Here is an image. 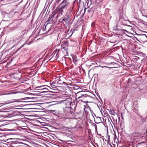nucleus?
Wrapping results in <instances>:
<instances>
[{
	"instance_id": "nucleus-1",
	"label": "nucleus",
	"mask_w": 147,
	"mask_h": 147,
	"mask_svg": "<svg viewBox=\"0 0 147 147\" xmlns=\"http://www.w3.org/2000/svg\"><path fill=\"white\" fill-rule=\"evenodd\" d=\"M71 12V10H67L66 14L62 18L61 22H65L66 24H69L71 20L70 16Z\"/></svg>"
},
{
	"instance_id": "nucleus-2",
	"label": "nucleus",
	"mask_w": 147,
	"mask_h": 147,
	"mask_svg": "<svg viewBox=\"0 0 147 147\" xmlns=\"http://www.w3.org/2000/svg\"><path fill=\"white\" fill-rule=\"evenodd\" d=\"M69 5V3L67 0H63L59 5L57 9L61 13L63 11V9H65ZM62 14V13H61Z\"/></svg>"
},
{
	"instance_id": "nucleus-3",
	"label": "nucleus",
	"mask_w": 147,
	"mask_h": 147,
	"mask_svg": "<svg viewBox=\"0 0 147 147\" xmlns=\"http://www.w3.org/2000/svg\"><path fill=\"white\" fill-rule=\"evenodd\" d=\"M60 50L59 49H56L55 50L51 55L50 56L51 59H53V60H56L58 58L59 54V51Z\"/></svg>"
},
{
	"instance_id": "nucleus-4",
	"label": "nucleus",
	"mask_w": 147,
	"mask_h": 147,
	"mask_svg": "<svg viewBox=\"0 0 147 147\" xmlns=\"http://www.w3.org/2000/svg\"><path fill=\"white\" fill-rule=\"evenodd\" d=\"M56 13L55 12H53L50 15L49 17V18L48 20L46 22L48 24L49 23H53L55 22V20H53V18L54 16H55Z\"/></svg>"
},
{
	"instance_id": "nucleus-5",
	"label": "nucleus",
	"mask_w": 147,
	"mask_h": 147,
	"mask_svg": "<svg viewBox=\"0 0 147 147\" xmlns=\"http://www.w3.org/2000/svg\"><path fill=\"white\" fill-rule=\"evenodd\" d=\"M139 39L142 42L144 43L147 42V36L146 34L141 35L139 36Z\"/></svg>"
},
{
	"instance_id": "nucleus-6",
	"label": "nucleus",
	"mask_w": 147,
	"mask_h": 147,
	"mask_svg": "<svg viewBox=\"0 0 147 147\" xmlns=\"http://www.w3.org/2000/svg\"><path fill=\"white\" fill-rule=\"evenodd\" d=\"M141 136V134L140 133L138 132L134 133L133 134V136L135 139L138 138Z\"/></svg>"
},
{
	"instance_id": "nucleus-7",
	"label": "nucleus",
	"mask_w": 147,
	"mask_h": 147,
	"mask_svg": "<svg viewBox=\"0 0 147 147\" xmlns=\"http://www.w3.org/2000/svg\"><path fill=\"white\" fill-rule=\"evenodd\" d=\"M71 56L73 62L75 64H76L78 61L76 56L74 55H72Z\"/></svg>"
},
{
	"instance_id": "nucleus-8",
	"label": "nucleus",
	"mask_w": 147,
	"mask_h": 147,
	"mask_svg": "<svg viewBox=\"0 0 147 147\" xmlns=\"http://www.w3.org/2000/svg\"><path fill=\"white\" fill-rule=\"evenodd\" d=\"M61 48L62 49V51H65L66 55H68V49L67 48V47H65L64 46H61Z\"/></svg>"
},
{
	"instance_id": "nucleus-9",
	"label": "nucleus",
	"mask_w": 147,
	"mask_h": 147,
	"mask_svg": "<svg viewBox=\"0 0 147 147\" xmlns=\"http://www.w3.org/2000/svg\"><path fill=\"white\" fill-rule=\"evenodd\" d=\"M61 46H64L65 47H68V41H67V40L63 41Z\"/></svg>"
},
{
	"instance_id": "nucleus-10",
	"label": "nucleus",
	"mask_w": 147,
	"mask_h": 147,
	"mask_svg": "<svg viewBox=\"0 0 147 147\" xmlns=\"http://www.w3.org/2000/svg\"><path fill=\"white\" fill-rule=\"evenodd\" d=\"M64 111L65 113L67 112L66 113H65V115L67 116H69L71 114L70 111L68 109L65 110Z\"/></svg>"
},
{
	"instance_id": "nucleus-11",
	"label": "nucleus",
	"mask_w": 147,
	"mask_h": 147,
	"mask_svg": "<svg viewBox=\"0 0 147 147\" xmlns=\"http://www.w3.org/2000/svg\"><path fill=\"white\" fill-rule=\"evenodd\" d=\"M46 86H38L37 87V88H39L38 90H43L44 89H46V88H45L44 87Z\"/></svg>"
},
{
	"instance_id": "nucleus-12",
	"label": "nucleus",
	"mask_w": 147,
	"mask_h": 147,
	"mask_svg": "<svg viewBox=\"0 0 147 147\" xmlns=\"http://www.w3.org/2000/svg\"><path fill=\"white\" fill-rule=\"evenodd\" d=\"M114 141L116 143H117L118 142V140L117 138V137L116 136V135H114Z\"/></svg>"
},
{
	"instance_id": "nucleus-13",
	"label": "nucleus",
	"mask_w": 147,
	"mask_h": 147,
	"mask_svg": "<svg viewBox=\"0 0 147 147\" xmlns=\"http://www.w3.org/2000/svg\"><path fill=\"white\" fill-rule=\"evenodd\" d=\"M87 96V95L86 94H81V95L80 96H79V97H78V98L77 99H79V98L81 97H83L84 96L85 97H86Z\"/></svg>"
},
{
	"instance_id": "nucleus-14",
	"label": "nucleus",
	"mask_w": 147,
	"mask_h": 147,
	"mask_svg": "<svg viewBox=\"0 0 147 147\" xmlns=\"http://www.w3.org/2000/svg\"><path fill=\"white\" fill-rule=\"evenodd\" d=\"M111 113H110L112 115H114V113H115L114 110H111L110 111Z\"/></svg>"
},
{
	"instance_id": "nucleus-15",
	"label": "nucleus",
	"mask_w": 147,
	"mask_h": 147,
	"mask_svg": "<svg viewBox=\"0 0 147 147\" xmlns=\"http://www.w3.org/2000/svg\"><path fill=\"white\" fill-rule=\"evenodd\" d=\"M85 2L86 3L87 5H88V3H89V0H85Z\"/></svg>"
},
{
	"instance_id": "nucleus-16",
	"label": "nucleus",
	"mask_w": 147,
	"mask_h": 147,
	"mask_svg": "<svg viewBox=\"0 0 147 147\" xmlns=\"http://www.w3.org/2000/svg\"><path fill=\"white\" fill-rule=\"evenodd\" d=\"M15 102V101H10V102H8L7 103H5L4 104H9V103H12V102Z\"/></svg>"
},
{
	"instance_id": "nucleus-17",
	"label": "nucleus",
	"mask_w": 147,
	"mask_h": 147,
	"mask_svg": "<svg viewBox=\"0 0 147 147\" xmlns=\"http://www.w3.org/2000/svg\"><path fill=\"white\" fill-rule=\"evenodd\" d=\"M20 37H18V38H14L13 40V41H16V40H18L19 39H20Z\"/></svg>"
},
{
	"instance_id": "nucleus-18",
	"label": "nucleus",
	"mask_w": 147,
	"mask_h": 147,
	"mask_svg": "<svg viewBox=\"0 0 147 147\" xmlns=\"http://www.w3.org/2000/svg\"><path fill=\"white\" fill-rule=\"evenodd\" d=\"M24 45H22L19 48H18V50H20L22 47L24 46Z\"/></svg>"
},
{
	"instance_id": "nucleus-19",
	"label": "nucleus",
	"mask_w": 147,
	"mask_h": 147,
	"mask_svg": "<svg viewBox=\"0 0 147 147\" xmlns=\"http://www.w3.org/2000/svg\"><path fill=\"white\" fill-rule=\"evenodd\" d=\"M43 90V91L42 92H45V91H47V89L46 88V89H44V90Z\"/></svg>"
},
{
	"instance_id": "nucleus-20",
	"label": "nucleus",
	"mask_w": 147,
	"mask_h": 147,
	"mask_svg": "<svg viewBox=\"0 0 147 147\" xmlns=\"http://www.w3.org/2000/svg\"><path fill=\"white\" fill-rule=\"evenodd\" d=\"M98 135L99 136V137L100 138H101V134H99L98 133Z\"/></svg>"
},
{
	"instance_id": "nucleus-21",
	"label": "nucleus",
	"mask_w": 147,
	"mask_h": 147,
	"mask_svg": "<svg viewBox=\"0 0 147 147\" xmlns=\"http://www.w3.org/2000/svg\"><path fill=\"white\" fill-rule=\"evenodd\" d=\"M63 83L64 84H66V83L64 82H63Z\"/></svg>"
},
{
	"instance_id": "nucleus-22",
	"label": "nucleus",
	"mask_w": 147,
	"mask_h": 147,
	"mask_svg": "<svg viewBox=\"0 0 147 147\" xmlns=\"http://www.w3.org/2000/svg\"><path fill=\"white\" fill-rule=\"evenodd\" d=\"M85 107L84 108V111H85Z\"/></svg>"
},
{
	"instance_id": "nucleus-23",
	"label": "nucleus",
	"mask_w": 147,
	"mask_h": 147,
	"mask_svg": "<svg viewBox=\"0 0 147 147\" xmlns=\"http://www.w3.org/2000/svg\"><path fill=\"white\" fill-rule=\"evenodd\" d=\"M110 146L111 147H112V146H111V144H110Z\"/></svg>"
},
{
	"instance_id": "nucleus-24",
	"label": "nucleus",
	"mask_w": 147,
	"mask_h": 147,
	"mask_svg": "<svg viewBox=\"0 0 147 147\" xmlns=\"http://www.w3.org/2000/svg\"><path fill=\"white\" fill-rule=\"evenodd\" d=\"M30 59H28V61L29 60H30Z\"/></svg>"
}]
</instances>
